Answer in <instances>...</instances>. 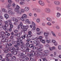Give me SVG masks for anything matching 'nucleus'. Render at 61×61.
<instances>
[{
	"instance_id": "1",
	"label": "nucleus",
	"mask_w": 61,
	"mask_h": 61,
	"mask_svg": "<svg viewBox=\"0 0 61 61\" xmlns=\"http://www.w3.org/2000/svg\"><path fill=\"white\" fill-rule=\"evenodd\" d=\"M26 18H27V15L25 14H24L21 18L18 17L17 18V19H18V20H20L21 19L22 21L24 22L25 21V19Z\"/></svg>"
},
{
	"instance_id": "2",
	"label": "nucleus",
	"mask_w": 61,
	"mask_h": 61,
	"mask_svg": "<svg viewBox=\"0 0 61 61\" xmlns=\"http://www.w3.org/2000/svg\"><path fill=\"white\" fill-rule=\"evenodd\" d=\"M20 25L21 26V28H22V29H24L23 31H24L23 32L24 33H25V31H26L27 29L28 28V27H29L28 26V25H27L26 26H24V25L22 26L23 24L22 22H20Z\"/></svg>"
},
{
	"instance_id": "3",
	"label": "nucleus",
	"mask_w": 61,
	"mask_h": 61,
	"mask_svg": "<svg viewBox=\"0 0 61 61\" xmlns=\"http://www.w3.org/2000/svg\"><path fill=\"white\" fill-rule=\"evenodd\" d=\"M33 10L36 13H39L41 12V10L38 8H33Z\"/></svg>"
},
{
	"instance_id": "4",
	"label": "nucleus",
	"mask_w": 61,
	"mask_h": 61,
	"mask_svg": "<svg viewBox=\"0 0 61 61\" xmlns=\"http://www.w3.org/2000/svg\"><path fill=\"white\" fill-rule=\"evenodd\" d=\"M27 36L26 37V38H28L29 37H31L32 36V32L30 31L28 32V34L27 35Z\"/></svg>"
},
{
	"instance_id": "5",
	"label": "nucleus",
	"mask_w": 61,
	"mask_h": 61,
	"mask_svg": "<svg viewBox=\"0 0 61 61\" xmlns=\"http://www.w3.org/2000/svg\"><path fill=\"white\" fill-rule=\"evenodd\" d=\"M38 3L39 4L41 5H42V6H44L45 5L44 2L42 0H39L38 1Z\"/></svg>"
},
{
	"instance_id": "6",
	"label": "nucleus",
	"mask_w": 61,
	"mask_h": 61,
	"mask_svg": "<svg viewBox=\"0 0 61 61\" xmlns=\"http://www.w3.org/2000/svg\"><path fill=\"white\" fill-rule=\"evenodd\" d=\"M20 9V6L18 5H17L16 6V8L14 9V11L15 12H18L19 11Z\"/></svg>"
},
{
	"instance_id": "7",
	"label": "nucleus",
	"mask_w": 61,
	"mask_h": 61,
	"mask_svg": "<svg viewBox=\"0 0 61 61\" xmlns=\"http://www.w3.org/2000/svg\"><path fill=\"white\" fill-rule=\"evenodd\" d=\"M5 34V33L4 31L2 32L1 33V34H0V37H2V38L5 37V36L4 35Z\"/></svg>"
},
{
	"instance_id": "8",
	"label": "nucleus",
	"mask_w": 61,
	"mask_h": 61,
	"mask_svg": "<svg viewBox=\"0 0 61 61\" xmlns=\"http://www.w3.org/2000/svg\"><path fill=\"white\" fill-rule=\"evenodd\" d=\"M49 32L48 31H46V32H44V35L45 36H46L47 37L48 36V35H49Z\"/></svg>"
},
{
	"instance_id": "9",
	"label": "nucleus",
	"mask_w": 61,
	"mask_h": 61,
	"mask_svg": "<svg viewBox=\"0 0 61 61\" xmlns=\"http://www.w3.org/2000/svg\"><path fill=\"white\" fill-rule=\"evenodd\" d=\"M54 4L56 5H60V2L58 1H55L54 2Z\"/></svg>"
},
{
	"instance_id": "10",
	"label": "nucleus",
	"mask_w": 61,
	"mask_h": 61,
	"mask_svg": "<svg viewBox=\"0 0 61 61\" xmlns=\"http://www.w3.org/2000/svg\"><path fill=\"white\" fill-rule=\"evenodd\" d=\"M45 11L46 13H50V12H51V10L50 9L48 8H46L45 9Z\"/></svg>"
},
{
	"instance_id": "11",
	"label": "nucleus",
	"mask_w": 61,
	"mask_h": 61,
	"mask_svg": "<svg viewBox=\"0 0 61 61\" xmlns=\"http://www.w3.org/2000/svg\"><path fill=\"white\" fill-rule=\"evenodd\" d=\"M9 25L7 24H5V25L3 26V28L4 30H6V27H7Z\"/></svg>"
},
{
	"instance_id": "12",
	"label": "nucleus",
	"mask_w": 61,
	"mask_h": 61,
	"mask_svg": "<svg viewBox=\"0 0 61 61\" xmlns=\"http://www.w3.org/2000/svg\"><path fill=\"white\" fill-rule=\"evenodd\" d=\"M6 58H8L9 57H12V55L10 53H9L7 54L6 55Z\"/></svg>"
},
{
	"instance_id": "13",
	"label": "nucleus",
	"mask_w": 61,
	"mask_h": 61,
	"mask_svg": "<svg viewBox=\"0 0 61 61\" xmlns=\"http://www.w3.org/2000/svg\"><path fill=\"white\" fill-rule=\"evenodd\" d=\"M3 38L2 40L1 41L3 42H7V39H6V38H5V37Z\"/></svg>"
},
{
	"instance_id": "14",
	"label": "nucleus",
	"mask_w": 61,
	"mask_h": 61,
	"mask_svg": "<svg viewBox=\"0 0 61 61\" xmlns=\"http://www.w3.org/2000/svg\"><path fill=\"white\" fill-rule=\"evenodd\" d=\"M46 20L49 22H52V20L51 18L49 17H47L46 19Z\"/></svg>"
},
{
	"instance_id": "15",
	"label": "nucleus",
	"mask_w": 61,
	"mask_h": 61,
	"mask_svg": "<svg viewBox=\"0 0 61 61\" xmlns=\"http://www.w3.org/2000/svg\"><path fill=\"white\" fill-rule=\"evenodd\" d=\"M8 42L7 41H5L3 42V44L4 46H6L7 47V45Z\"/></svg>"
},
{
	"instance_id": "16",
	"label": "nucleus",
	"mask_w": 61,
	"mask_h": 61,
	"mask_svg": "<svg viewBox=\"0 0 61 61\" xmlns=\"http://www.w3.org/2000/svg\"><path fill=\"white\" fill-rule=\"evenodd\" d=\"M2 11L3 12L5 13H7V10H6V9L4 8L2 9Z\"/></svg>"
},
{
	"instance_id": "17",
	"label": "nucleus",
	"mask_w": 61,
	"mask_h": 61,
	"mask_svg": "<svg viewBox=\"0 0 61 61\" xmlns=\"http://www.w3.org/2000/svg\"><path fill=\"white\" fill-rule=\"evenodd\" d=\"M29 9V8L27 7H25V9L24 10L25 11H28Z\"/></svg>"
},
{
	"instance_id": "18",
	"label": "nucleus",
	"mask_w": 61,
	"mask_h": 61,
	"mask_svg": "<svg viewBox=\"0 0 61 61\" xmlns=\"http://www.w3.org/2000/svg\"><path fill=\"white\" fill-rule=\"evenodd\" d=\"M56 9L58 11H61V8L58 7H56Z\"/></svg>"
},
{
	"instance_id": "19",
	"label": "nucleus",
	"mask_w": 61,
	"mask_h": 61,
	"mask_svg": "<svg viewBox=\"0 0 61 61\" xmlns=\"http://www.w3.org/2000/svg\"><path fill=\"white\" fill-rule=\"evenodd\" d=\"M56 16L57 17H59L61 16V14L59 12H57V13Z\"/></svg>"
},
{
	"instance_id": "20",
	"label": "nucleus",
	"mask_w": 61,
	"mask_h": 61,
	"mask_svg": "<svg viewBox=\"0 0 61 61\" xmlns=\"http://www.w3.org/2000/svg\"><path fill=\"white\" fill-rule=\"evenodd\" d=\"M4 16L6 19H7V18H8L9 17V15L6 14H5L4 15Z\"/></svg>"
},
{
	"instance_id": "21",
	"label": "nucleus",
	"mask_w": 61,
	"mask_h": 61,
	"mask_svg": "<svg viewBox=\"0 0 61 61\" xmlns=\"http://www.w3.org/2000/svg\"><path fill=\"white\" fill-rule=\"evenodd\" d=\"M51 33L53 36H54V37H56V34H55V33H54V32L53 31H51Z\"/></svg>"
},
{
	"instance_id": "22",
	"label": "nucleus",
	"mask_w": 61,
	"mask_h": 61,
	"mask_svg": "<svg viewBox=\"0 0 61 61\" xmlns=\"http://www.w3.org/2000/svg\"><path fill=\"white\" fill-rule=\"evenodd\" d=\"M27 36V34H25L24 36H21L22 38L23 39H24V38H25V37H26Z\"/></svg>"
},
{
	"instance_id": "23",
	"label": "nucleus",
	"mask_w": 61,
	"mask_h": 61,
	"mask_svg": "<svg viewBox=\"0 0 61 61\" xmlns=\"http://www.w3.org/2000/svg\"><path fill=\"white\" fill-rule=\"evenodd\" d=\"M8 12L10 15H12L13 14V12H12L11 10H9Z\"/></svg>"
},
{
	"instance_id": "24",
	"label": "nucleus",
	"mask_w": 61,
	"mask_h": 61,
	"mask_svg": "<svg viewBox=\"0 0 61 61\" xmlns=\"http://www.w3.org/2000/svg\"><path fill=\"white\" fill-rule=\"evenodd\" d=\"M31 24L33 25V26H36V25L35 22L33 21L31 22Z\"/></svg>"
},
{
	"instance_id": "25",
	"label": "nucleus",
	"mask_w": 61,
	"mask_h": 61,
	"mask_svg": "<svg viewBox=\"0 0 61 61\" xmlns=\"http://www.w3.org/2000/svg\"><path fill=\"white\" fill-rule=\"evenodd\" d=\"M47 25L49 26H51L52 25V24L50 22H49L47 23Z\"/></svg>"
},
{
	"instance_id": "26",
	"label": "nucleus",
	"mask_w": 61,
	"mask_h": 61,
	"mask_svg": "<svg viewBox=\"0 0 61 61\" xmlns=\"http://www.w3.org/2000/svg\"><path fill=\"white\" fill-rule=\"evenodd\" d=\"M12 46V44L11 43H10L9 44H7V47H8L9 46Z\"/></svg>"
},
{
	"instance_id": "27",
	"label": "nucleus",
	"mask_w": 61,
	"mask_h": 61,
	"mask_svg": "<svg viewBox=\"0 0 61 61\" xmlns=\"http://www.w3.org/2000/svg\"><path fill=\"white\" fill-rule=\"evenodd\" d=\"M29 43H26L25 45V46L26 47H29Z\"/></svg>"
},
{
	"instance_id": "28",
	"label": "nucleus",
	"mask_w": 61,
	"mask_h": 61,
	"mask_svg": "<svg viewBox=\"0 0 61 61\" xmlns=\"http://www.w3.org/2000/svg\"><path fill=\"white\" fill-rule=\"evenodd\" d=\"M7 1L8 3L10 4H12L13 3V2L11 0H8Z\"/></svg>"
},
{
	"instance_id": "29",
	"label": "nucleus",
	"mask_w": 61,
	"mask_h": 61,
	"mask_svg": "<svg viewBox=\"0 0 61 61\" xmlns=\"http://www.w3.org/2000/svg\"><path fill=\"white\" fill-rule=\"evenodd\" d=\"M33 53H34V54H38V52L37 51H36L35 52L34 51H33V52L32 53V54Z\"/></svg>"
},
{
	"instance_id": "30",
	"label": "nucleus",
	"mask_w": 61,
	"mask_h": 61,
	"mask_svg": "<svg viewBox=\"0 0 61 61\" xmlns=\"http://www.w3.org/2000/svg\"><path fill=\"white\" fill-rule=\"evenodd\" d=\"M36 21L37 23H39L40 21V20L39 18L37 19L36 20Z\"/></svg>"
},
{
	"instance_id": "31",
	"label": "nucleus",
	"mask_w": 61,
	"mask_h": 61,
	"mask_svg": "<svg viewBox=\"0 0 61 61\" xmlns=\"http://www.w3.org/2000/svg\"><path fill=\"white\" fill-rule=\"evenodd\" d=\"M43 47V45H39V48H42Z\"/></svg>"
},
{
	"instance_id": "32",
	"label": "nucleus",
	"mask_w": 61,
	"mask_h": 61,
	"mask_svg": "<svg viewBox=\"0 0 61 61\" xmlns=\"http://www.w3.org/2000/svg\"><path fill=\"white\" fill-rule=\"evenodd\" d=\"M12 3H9V4L8 5V7H10L12 5Z\"/></svg>"
},
{
	"instance_id": "33",
	"label": "nucleus",
	"mask_w": 61,
	"mask_h": 61,
	"mask_svg": "<svg viewBox=\"0 0 61 61\" xmlns=\"http://www.w3.org/2000/svg\"><path fill=\"white\" fill-rule=\"evenodd\" d=\"M36 51H41V50H40V48H38L37 47L36 48Z\"/></svg>"
},
{
	"instance_id": "34",
	"label": "nucleus",
	"mask_w": 61,
	"mask_h": 61,
	"mask_svg": "<svg viewBox=\"0 0 61 61\" xmlns=\"http://www.w3.org/2000/svg\"><path fill=\"white\" fill-rule=\"evenodd\" d=\"M56 28L57 29H60V27H59V26L58 25L56 26Z\"/></svg>"
},
{
	"instance_id": "35",
	"label": "nucleus",
	"mask_w": 61,
	"mask_h": 61,
	"mask_svg": "<svg viewBox=\"0 0 61 61\" xmlns=\"http://www.w3.org/2000/svg\"><path fill=\"white\" fill-rule=\"evenodd\" d=\"M40 41L41 42L43 43H45V41L43 40H41Z\"/></svg>"
},
{
	"instance_id": "36",
	"label": "nucleus",
	"mask_w": 61,
	"mask_h": 61,
	"mask_svg": "<svg viewBox=\"0 0 61 61\" xmlns=\"http://www.w3.org/2000/svg\"><path fill=\"white\" fill-rule=\"evenodd\" d=\"M15 18L14 17H13L12 18L11 20L13 21H15Z\"/></svg>"
},
{
	"instance_id": "37",
	"label": "nucleus",
	"mask_w": 61,
	"mask_h": 61,
	"mask_svg": "<svg viewBox=\"0 0 61 61\" xmlns=\"http://www.w3.org/2000/svg\"><path fill=\"white\" fill-rule=\"evenodd\" d=\"M36 26H33L32 28L33 30H36Z\"/></svg>"
},
{
	"instance_id": "38",
	"label": "nucleus",
	"mask_w": 61,
	"mask_h": 61,
	"mask_svg": "<svg viewBox=\"0 0 61 61\" xmlns=\"http://www.w3.org/2000/svg\"><path fill=\"white\" fill-rule=\"evenodd\" d=\"M30 39H28L26 40L27 43H29V41L30 40Z\"/></svg>"
},
{
	"instance_id": "39",
	"label": "nucleus",
	"mask_w": 61,
	"mask_h": 61,
	"mask_svg": "<svg viewBox=\"0 0 61 61\" xmlns=\"http://www.w3.org/2000/svg\"><path fill=\"white\" fill-rule=\"evenodd\" d=\"M20 5H24V4H25V2H20Z\"/></svg>"
},
{
	"instance_id": "40",
	"label": "nucleus",
	"mask_w": 61,
	"mask_h": 61,
	"mask_svg": "<svg viewBox=\"0 0 61 61\" xmlns=\"http://www.w3.org/2000/svg\"><path fill=\"white\" fill-rule=\"evenodd\" d=\"M9 25H10V28H13V25L12 24H10V23H9Z\"/></svg>"
},
{
	"instance_id": "41",
	"label": "nucleus",
	"mask_w": 61,
	"mask_h": 61,
	"mask_svg": "<svg viewBox=\"0 0 61 61\" xmlns=\"http://www.w3.org/2000/svg\"><path fill=\"white\" fill-rule=\"evenodd\" d=\"M41 33H42V32H41V31H40L39 32H37L36 34L38 35H40V34H41Z\"/></svg>"
},
{
	"instance_id": "42",
	"label": "nucleus",
	"mask_w": 61,
	"mask_h": 61,
	"mask_svg": "<svg viewBox=\"0 0 61 61\" xmlns=\"http://www.w3.org/2000/svg\"><path fill=\"white\" fill-rule=\"evenodd\" d=\"M34 43H35V44H37V43L38 42V40L37 41H34Z\"/></svg>"
},
{
	"instance_id": "43",
	"label": "nucleus",
	"mask_w": 61,
	"mask_h": 61,
	"mask_svg": "<svg viewBox=\"0 0 61 61\" xmlns=\"http://www.w3.org/2000/svg\"><path fill=\"white\" fill-rule=\"evenodd\" d=\"M34 46L32 44H30L29 45V47H30V48H31V47H33V46Z\"/></svg>"
},
{
	"instance_id": "44",
	"label": "nucleus",
	"mask_w": 61,
	"mask_h": 61,
	"mask_svg": "<svg viewBox=\"0 0 61 61\" xmlns=\"http://www.w3.org/2000/svg\"><path fill=\"white\" fill-rule=\"evenodd\" d=\"M52 42L54 44L56 42V41L54 40H52Z\"/></svg>"
},
{
	"instance_id": "45",
	"label": "nucleus",
	"mask_w": 61,
	"mask_h": 61,
	"mask_svg": "<svg viewBox=\"0 0 61 61\" xmlns=\"http://www.w3.org/2000/svg\"><path fill=\"white\" fill-rule=\"evenodd\" d=\"M14 32L15 33H18V31L17 30H15Z\"/></svg>"
},
{
	"instance_id": "46",
	"label": "nucleus",
	"mask_w": 61,
	"mask_h": 61,
	"mask_svg": "<svg viewBox=\"0 0 61 61\" xmlns=\"http://www.w3.org/2000/svg\"><path fill=\"white\" fill-rule=\"evenodd\" d=\"M14 36L13 35H11V36L10 37V38L11 39H13V37H14Z\"/></svg>"
},
{
	"instance_id": "47",
	"label": "nucleus",
	"mask_w": 61,
	"mask_h": 61,
	"mask_svg": "<svg viewBox=\"0 0 61 61\" xmlns=\"http://www.w3.org/2000/svg\"><path fill=\"white\" fill-rule=\"evenodd\" d=\"M42 59L43 61H47V60H46V58H42Z\"/></svg>"
},
{
	"instance_id": "48",
	"label": "nucleus",
	"mask_w": 61,
	"mask_h": 61,
	"mask_svg": "<svg viewBox=\"0 0 61 61\" xmlns=\"http://www.w3.org/2000/svg\"><path fill=\"white\" fill-rule=\"evenodd\" d=\"M12 6L13 7H15V3H13L12 4Z\"/></svg>"
},
{
	"instance_id": "49",
	"label": "nucleus",
	"mask_w": 61,
	"mask_h": 61,
	"mask_svg": "<svg viewBox=\"0 0 61 61\" xmlns=\"http://www.w3.org/2000/svg\"><path fill=\"white\" fill-rule=\"evenodd\" d=\"M41 25H42V26H45V25H46V24H45V23H41Z\"/></svg>"
},
{
	"instance_id": "50",
	"label": "nucleus",
	"mask_w": 61,
	"mask_h": 61,
	"mask_svg": "<svg viewBox=\"0 0 61 61\" xmlns=\"http://www.w3.org/2000/svg\"><path fill=\"white\" fill-rule=\"evenodd\" d=\"M48 53H45V54H44V56H48Z\"/></svg>"
},
{
	"instance_id": "51",
	"label": "nucleus",
	"mask_w": 61,
	"mask_h": 61,
	"mask_svg": "<svg viewBox=\"0 0 61 61\" xmlns=\"http://www.w3.org/2000/svg\"><path fill=\"white\" fill-rule=\"evenodd\" d=\"M25 10H24V9H22L21 10V12H22V13H24V12H25Z\"/></svg>"
},
{
	"instance_id": "52",
	"label": "nucleus",
	"mask_w": 61,
	"mask_h": 61,
	"mask_svg": "<svg viewBox=\"0 0 61 61\" xmlns=\"http://www.w3.org/2000/svg\"><path fill=\"white\" fill-rule=\"evenodd\" d=\"M13 54L14 55H16V54H17V52L16 51L14 52H13Z\"/></svg>"
},
{
	"instance_id": "53",
	"label": "nucleus",
	"mask_w": 61,
	"mask_h": 61,
	"mask_svg": "<svg viewBox=\"0 0 61 61\" xmlns=\"http://www.w3.org/2000/svg\"><path fill=\"white\" fill-rule=\"evenodd\" d=\"M58 48L60 50V49H61V46L60 45H59L58 46Z\"/></svg>"
},
{
	"instance_id": "54",
	"label": "nucleus",
	"mask_w": 61,
	"mask_h": 61,
	"mask_svg": "<svg viewBox=\"0 0 61 61\" xmlns=\"http://www.w3.org/2000/svg\"><path fill=\"white\" fill-rule=\"evenodd\" d=\"M29 15L30 16H32V14L31 13H29Z\"/></svg>"
},
{
	"instance_id": "55",
	"label": "nucleus",
	"mask_w": 61,
	"mask_h": 61,
	"mask_svg": "<svg viewBox=\"0 0 61 61\" xmlns=\"http://www.w3.org/2000/svg\"><path fill=\"white\" fill-rule=\"evenodd\" d=\"M11 48L9 47L7 49V51L9 52L10 51V49Z\"/></svg>"
},
{
	"instance_id": "56",
	"label": "nucleus",
	"mask_w": 61,
	"mask_h": 61,
	"mask_svg": "<svg viewBox=\"0 0 61 61\" xmlns=\"http://www.w3.org/2000/svg\"><path fill=\"white\" fill-rule=\"evenodd\" d=\"M40 30V29H39V28H37L36 29V31H37V32H38Z\"/></svg>"
},
{
	"instance_id": "57",
	"label": "nucleus",
	"mask_w": 61,
	"mask_h": 61,
	"mask_svg": "<svg viewBox=\"0 0 61 61\" xmlns=\"http://www.w3.org/2000/svg\"><path fill=\"white\" fill-rule=\"evenodd\" d=\"M29 48H27L26 50L25 51H26V52H28L29 51Z\"/></svg>"
},
{
	"instance_id": "58",
	"label": "nucleus",
	"mask_w": 61,
	"mask_h": 61,
	"mask_svg": "<svg viewBox=\"0 0 61 61\" xmlns=\"http://www.w3.org/2000/svg\"><path fill=\"white\" fill-rule=\"evenodd\" d=\"M29 21V20H28V19H27L25 20V22L26 23H28V22Z\"/></svg>"
},
{
	"instance_id": "59",
	"label": "nucleus",
	"mask_w": 61,
	"mask_h": 61,
	"mask_svg": "<svg viewBox=\"0 0 61 61\" xmlns=\"http://www.w3.org/2000/svg\"><path fill=\"white\" fill-rule=\"evenodd\" d=\"M42 36H40L39 38V39H41V40H42Z\"/></svg>"
},
{
	"instance_id": "60",
	"label": "nucleus",
	"mask_w": 61,
	"mask_h": 61,
	"mask_svg": "<svg viewBox=\"0 0 61 61\" xmlns=\"http://www.w3.org/2000/svg\"><path fill=\"white\" fill-rule=\"evenodd\" d=\"M48 52V50H45L44 51V52L45 53H47Z\"/></svg>"
},
{
	"instance_id": "61",
	"label": "nucleus",
	"mask_w": 61,
	"mask_h": 61,
	"mask_svg": "<svg viewBox=\"0 0 61 61\" xmlns=\"http://www.w3.org/2000/svg\"><path fill=\"white\" fill-rule=\"evenodd\" d=\"M55 46H56L57 45V42H56L54 44Z\"/></svg>"
},
{
	"instance_id": "62",
	"label": "nucleus",
	"mask_w": 61,
	"mask_h": 61,
	"mask_svg": "<svg viewBox=\"0 0 61 61\" xmlns=\"http://www.w3.org/2000/svg\"><path fill=\"white\" fill-rule=\"evenodd\" d=\"M17 36L18 37H20V34L19 33H18L17 34Z\"/></svg>"
},
{
	"instance_id": "63",
	"label": "nucleus",
	"mask_w": 61,
	"mask_h": 61,
	"mask_svg": "<svg viewBox=\"0 0 61 61\" xmlns=\"http://www.w3.org/2000/svg\"><path fill=\"white\" fill-rule=\"evenodd\" d=\"M7 42L8 41L9 42H10V41H11V39H8V40H7Z\"/></svg>"
},
{
	"instance_id": "64",
	"label": "nucleus",
	"mask_w": 61,
	"mask_h": 61,
	"mask_svg": "<svg viewBox=\"0 0 61 61\" xmlns=\"http://www.w3.org/2000/svg\"><path fill=\"white\" fill-rule=\"evenodd\" d=\"M34 15L35 17H36L37 16V14L36 13L34 14Z\"/></svg>"
}]
</instances>
